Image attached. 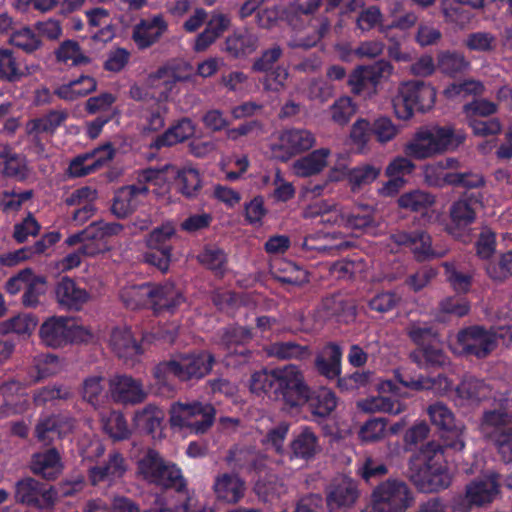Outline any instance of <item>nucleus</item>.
<instances>
[{
	"label": "nucleus",
	"mask_w": 512,
	"mask_h": 512,
	"mask_svg": "<svg viewBox=\"0 0 512 512\" xmlns=\"http://www.w3.org/2000/svg\"><path fill=\"white\" fill-rule=\"evenodd\" d=\"M38 324V319L30 313H20L5 321L0 322V335L15 333L18 335H30Z\"/></svg>",
	"instance_id": "obj_51"
},
{
	"label": "nucleus",
	"mask_w": 512,
	"mask_h": 512,
	"mask_svg": "<svg viewBox=\"0 0 512 512\" xmlns=\"http://www.w3.org/2000/svg\"><path fill=\"white\" fill-rule=\"evenodd\" d=\"M270 274L282 286L300 287L309 282V274L302 266L285 259L275 260Z\"/></svg>",
	"instance_id": "obj_28"
},
{
	"label": "nucleus",
	"mask_w": 512,
	"mask_h": 512,
	"mask_svg": "<svg viewBox=\"0 0 512 512\" xmlns=\"http://www.w3.org/2000/svg\"><path fill=\"white\" fill-rule=\"evenodd\" d=\"M483 208V194L481 192H464L449 207V222L446 231L460 237L476 221L477 213Z\"/></svg>",
	"instance_id": "obj_7"
},
{
	"label": "nucleus",
	"mask_w": 512,
	"mask_h": 512,
	"mask_svg": "<svg viewBox=\"0 0 512 512\" xmlns=\"http://www.w3.org/2000/svg\"><path fill=\"white\" fill-rule=\"evenodd\" d=\"M176 237V229L170 222L154 228L146 238L147 248L162 249L172 252V239Z\"/></svg>",
	"instance_id": "obj_55"
},
{
	"label": "nucleus",
	"mask_w": 512,
	"mask_h": 512,
	"mask_svg": "<svg viewBox=\"0 0 512 512\" xmlns=\"http://www.w3.org/2000/svg\"><path fill=\"white\" fill-rule=\"evenodd\" d=\"M249 389L258 397L280 402L288 411L307 406L314 421L327 419L337 407L333 391L311 389L300 368L292 364L254 372L249 380Z\"/></svg>",
	"instance_id": "obj_1"
},
{
	"label": "nucleus",
	"mask_w": 512,
	"mask_h": 512,
	"mask_svg": "<svg viewBox=\"0 0 512 512\" xmlns=\"http://www.w3.org/2000/svg\"><path fill=\"white\" fill-rule=\"evenodd\" d=\"M470 67V62L457 51H441L437 55V68L450 77H457L465 73Z\"/></svg>",
	"instance_id": "obj_47"
},
{
	"label": "nucleus",
	"mask_w": 512,
	"mask_h": 512,
	"mask_svg": "<svg viewBox=\"0 0 512 512\" xmlns=\"http://www.w3.org/2000/svg\"><path fill=\"white\" fill-rule=\"evenodd\" d=\"M161 454L155 449H148L137 461V474L147 483L159 480L161 471L168 472L167 463ZM172 476L174 471L169 470Z\"/></svg>",
	"instance_id": "obj_34"
},
{
	"label": "nucleus",
	"mask_w": 512,
	"mask_h": 512,
	"mask_svg": "<svg viewBox=\"0 0 512 512\" xmlns=\"http://www.w3.org/2000/svg\"><path fill=\"white\" fill-rule=\"evenodd\" d=\"M467 497L475 505H483L494 500L499 493V484L494 477L472 481L466 486Z\"/></svg>",
	"instance_id": "obj_42"
},
{
	"label": "nucleus",
	"mask_w": 512,
	"mask_h": 512,
	"mask_svg": "<svg viewBox=\"0 0 512 512\" xmlns=\"http://www.w3.org/2000/svg\"><path fill=\"white\" fill-rule=\"evenodd\" d=\"M268 354L278 359H305L309 356L308 346H302L293 341L275 342L269 346Z\"/></svg>",
	"instance_id": "obj_59"
},
{
	"label": "nucleus",
	"mask_w": 512,
	"mask_h": 512,
	"mask_svg": "<svg viewBox=\"0 0 512 512\" xmlns=\"http://www.w3.org/2000/svg\"><path fill=\"white\" fill-rule=\"evenodd\" d=\"M54 293L59 307L70 311H79L89 299L86 289L67 276L56 283Z\"/></svg>",
	"instance_id": "obj_25"
},
{
	"label": "nucleus",
	"mask_w": 512,
	"mask_h": 512,
	"mask_svg": "<svg viewBox=\"0 0 512 512\" xmlns=\"http://www.w3.org/2000/svg\"><path fill=\"white\" fill-rule=\"evenodd\" d=\"M195 126L191 119L182 118L169 127L164 133L158 135L151 144V148L161 149L181 143L192 137Z\"/></svg>",
	"instance_id": "obj_33"
},
{
	"label": "nucleus",
	"mask_w": 512,
	"mask_h": 512,
	"mask_svg": "<svg viewBox=\"0 0 512 512\" xmlns=\"http://www.w3.org/2000/svg\"><path fill=\"white\" fill-rule=\"evenodd\" d=\"M69 117L67 110H50L41 117L34 118L27 123V133L35 135L46 133L54 135L59 127H61Z\"/></svg>",
	"instance_id": "obj_39"
},
{
	"label": "nucleus",
	"mask_w": 512,
	"mask_h": 512,
	"mask_svg": "<svg viewBox=\"0 0 512 512\" xmlns=\"http://www.w3.org/2000/svg\"><path fill=\"white\" fill-rule=\"evenodd\" d=\"M110 347L118 358L124 360H132L143 353L141 343L129 328H114L110 335Z\"/></svg>",
	"instance_id": "obj_31"
},
{
	"label": "nucleus",
	"mask_w": 512,
	"mask_h": 512,
	"mask_svg": "<svg viewBox=\"0 0 512 512\" xmlns=\"http://www.w3.org/2000/svg\"><path fill=\"white\" fill-rule=\"evenodd\" d=\"M283 56V49L280 45L274 44L264 49L252 63L253 72L265 73L263 85L265 90L278 92L284 88L288 78V71L283 66L277 65Z\"/></svg>",
	"instance_id": "obj_9"
},
{
	"label": "nucleus",
	"mask_w": 512,
	"mask_h": 512,
	"mask_svg": "<svg viewBox=\"0 0 512 512\" xmlns=\"http://www.w3.org/2000/svg\"><path fill=\"white\" fill-rule=\"evenodd\" d=\"M358 408L366 413L384 412L392 415H398L402 413L406 405L393 397L385 396H371L363 400L358 401Z\"/></svg>",
	"instance_id": "obj_44"
},
{
	"label": "nucleus",
	"mask_w": 512,
	"mask_h": 512,
	"mask_svg": "<svg viewBox=\"0 0 512 512\" xmlns=\"http://www.w3.org/2000/svg\"><path fill=\"white\" fill-rule=\"evenodd\" d=\"M318 449V438L309 427L303 428L294 435L290 443L291 457L309 460L313 458Z\"/></svg>",
	"instance_id": "obj_43"
},
{
	"label": "nucleus",
	"mask_w": 512,
	"mask_h": 512,
	"mask_svg": "<svg viewBox=\"0 0 512 512\" xmlns=\"http://www.w3.org/2000/svg\"><path fill=\"white\" fill-rule=\"evenodd\" d=\"M96 88L97 82L93 77L81 75L80 77L57 87L54 90V94L65 101H74L94 92Z\"/></svg>",
	"instance_id": "obj_40"
},
{
	"label": "nucleus",
	"mask_w": 512,
	"mask_h": 512,
	"mask_svg": "<svg viewBox=\"0 0 512 512\" xmlns=\"http://www.w3.org/2000/svg\"><path fill=\"white\" fill-rule=\"evenodd\" d=\"M428 415L432 424L442 431L441 442H427L409 464L410 480L425 493L446 489L451 484L445 453L448 450L462 451L465 447L461 428L445 404L436 402L430 405Z\"/></svg>",
	"instance_id": "obj_2"
},
{
	"label": "nucleus",
	"mask_w": 512,
	"mask_h": 512,
	"mask_svg": "<svg viewBox=\"0 0 512 512\" xmlns=\"http://www.w3.org/2000/svg\"><path fill=\"white\" fill-rule=\"evenodd\" d=\"M110 398L117 404H139L146 398L141 381L132 376L117 374L109 380Z\"/></svg>",
	"instance_id": "obj_18"
},
{
	"label": "nucleus",
	"mask_w": 512,
	"mask_h": 512,
	"mask_svg": "<svg viewBox=\"0 0 512 512\" xmlns=\"http://www.w3.org/2000/svg\"><path fill=\"white\" fill-rule=\"evenodd\" d=\"M33 474L51 481L62 472L61 456L56 448H49L43 452L33 454L30 464Z\"/></svg>",
	"instance_id": "obj_30"
},
{
	"label": "nucleus",
	"mask_w": 512,
	"mask_h": 512,
	"mask_svg": "<svg viewBox=\"0 0 512 512\" xmlns=\"http://www.w3.org/2000/svg\"><path fill=\"white\" fill-rule=\"evenodd\" d=\"M259 46V37L248 29H238L224 43V51L232 58L243 59L254 53Z\"/></svg>",
	"instance_id": "obj_29"
},
{
	"label": "nucleus",
	"mask_w": 512,
	"mask_h": 512,
	"mask_svg": "<svg viewBox=\"0 0 512 512\" xmlns=\"http://www.w3.org/2000/svg\"><path fill=\"white\" fill-rule=\"evenodd\" d=\"M395 377L397 381L404 387L414 391L433 390L435 389L436 385H438L439 388L447 389L450 385L448 377L444 374H438L437 377L431 378L424 377L422 375L413 377L410 375L397 373Z\"/></svg>",
	"instance_id": "obj_50"
},
{
	"label": "nucleus",
	"mask_w": 512,
	"mask_h": 512,
	"mask_svg": "<svg viewBox=\"0 0 512 512\" xmlns=\"http://www.w3.org/2000/svg\"><path fill=\"white\" fill-rule=\"evenodd\" d=\"M168 471L170 470L173 475L170 476V472L161 471L159 480L151 481L149 484L155 485L163 490L172 489L178 493L184 492L187 488V482L182 474L181 468L172 462L167 463Z\"/></svg>",
	"instance_id": "obj_60"
},
{
	"label": "nucleus",
	"mask_w": 512,
	"mask_h": 512,
	"mask_svg": "<svg viewBox=\"0 0 512 512\" xmlns=\"http://www.w3.org/2000/svg\"><path fill=\"white\" fill-rule=\"evenodd\" d=\"M391 240L399 246L409 247L419 262L445 255L444 252H437L432 248L431 236L424 230L400 231L392 234Z\"/></svg>",
	"instance_id": "obj_16"
},
{
	"label": "nucleus",
	"mask_w": 512,
	"mask_h": 512,
	"mask_svg": "<svg viewBox=\"0 0 512 512\" xmlns=\"http://www.w3.org/2000/svg\"><path fill=\"white\" fill-rule=\"evenodd\" d=\"M215 408L211 404L194 402L175 403L171 408L170 424L173 427H189L196 434L206 432L214 423Z\"/></svg>",
	"instance_id": "obj_8"
},
{
	"label": "nucleus",
	"mask_w": 512,
	"mask_h": 512,
	"mask_svg": "<svg viewBox=\"0 0 512 512\" xmlns=\"http://www.w3.org/2000/svg\"><path fill=\"white\" fill-rule=\"evenodd\" d=\"M127 470L128 463L123 454L113 450L106 460L89 468L88 478L94 486L100 483L111 485L123 479Z\"/></svg>",
	"instance_id": "obj_15"
},
{
	"label": "nucleus",
	"mask_w": 512,
	"mask_h": 512,
	"mask_svg": "<svg viewBox=\"0 0 512 512\" xmlns=\"http://www.w3.org/2000/svg\"><path fill=\"white\" fill-rule=\"evenodd\" d=\"M8 42L27 54L34 53L42 46V40L39 35L28 26L12 31Z\"/></svg>",
	"instance_id": "obj_54"
},
{
	"label": "nucleus",
	"mask_w": 512,
	"mask_h": 512,
	"mask_svg": "<svg viewBox=\"0 0 512 512\" xmlns=\"http://www.w3.org/2000/svg\"><path fill=\"white\" fill-rule=\"evenodd\" d=\"M316 143L314 134L307 129L284 130L277 141L271 144L272 157L287 162L296 155L310 150Z\"/></svg>",
	"instance_id": "obj_11"
},
{
	"label": "nucleus",
	"mask_w": 512,
	"mask_h": 512,
	"mask_svg": "<svg viewBox=\"0 0 512 512\" xmlns=\"http://www.w3.org/2000/svg\"><path fill=\"white\" fill-rule=\"evenodd\" d=\"M393 66L387 60H378L371 65L357 67L348 78V84L354 94L365 89L374 90L383 78L391 75Z\"/></svg>",
	"instance_id": "obj_13"
},
{
	"label": "nucleus",
	"mask_w": 512,
	"mask_h": 512,
	"mask_svg": "<svg viewBox=\"0 0 512 512\" xmlns=\"http://www.w3.org/2000/svg\"><path fill=\"white\" fill-rule=\"evenodd\" d=\"M46 279L43 276L35 275L29 278L24 293L21 297L22 305L26 308H36L40 304V297L45 294Z\"/></svg>",
	"instance_id": "obj_63"
},
{
	"label": "nucleus",
	"mask_w": 512,
	"mask_h": 512,
	"mask_svg": "<svg viewBox=\"0 0 512 512\" xmlns=\"http://www.w3.org/2000/svg\"><path fill=\"white\" fill-rule=\"evenodd\" d=\"M175 361L180 367V381H189L206 376L211 371L215 358L208 351H199L179 354Z\"/></svg>",
	"instance_id": "obj_21"
},
{
	"label": "nucleus",
	"mask_w": 512,
	"mask_h": 512,
	"mask_svg": "<svg viewBox=\"0 0 512 512\" xmlns=\"http://www.w3.org/2000/svg\"><path fill=\"white\" fill-rule=\"evenodd\" d=\"M359 497L357 482L349 477L335 479L327 494L329 512L351 508Z\"/></svg>",
	"instance_id": "obj_19"
},
{
	"label": "nucleus",
	"mask_w": 512,
	"mask_h": 512,
	"mask_svg": "<svg viewBox=\"0 0 512 512\" xmlns=\"http://www.w3.org/2000/svg\"><path fill=\"white\" fill-rule=\"evenodd\" d=\"M342 356V347L336 342H328L316 354L314 368L320 376L335 380L341 375Z\"/></svg>",
	"instance_id": "obj_24"
},
{
	"label": "nucleus",
	"mask_w": 512,
	"mask_h": 512,
	"mask_svg": "<svg viewBox=\"0 0 512 512\" xmlns=\"http://www.w3.org/2000/svg\"><path fill=\"white\" fill-rule=\"evenodd\" d=\"M254 490L263 501L271 503L286 493L284 483L274 474L259 478L255 483Z\"/></svg>",
	"instance_id": "obj_53"
},
{
	"label": "nucleus",
	"mask_w": 512,
	"mask_h": 512,
	"mask_svg": "<svg viewBox=\"0 0 512 512\" xmlns=\"http://www.w3.org/2000/svg\"><path fill=\"white\" fill-rule=\"evenodd\" d=\"M167 29L168 24L162 14L142 18L133 27L132 40L139 49H147L158 42Z\"/></svg>",
	"instance_id": "obj_22"
},
{
	"label": "nucleus",
	"mask_w": 512,
	"mask_h": 512,
	"mask_svg": "<svg viewBox=\"0 0 512 512\" xmlns=\"http://www.w3.org/2000/svg\"><path fill=\"white\" fill-rule=\"evenodd\" d=\"M329 153L328 149L320 148L298 159L294 164L295 173L301 177H308L321 172L327 164Z\"/></svg>",
	"instance_id": "obj_48"
},
{
	"label": "nucleus",
	"mask_w": 512,
	"mask_h": 512,
	"mask_svg": "<svg viewBox=\"0 0 512 512\" xmlns=\"http://www.w3.org/2000/svg\"><path fill=\"white\" fill-rule=\"evenodd\" d=\"M164 411L155 405L149 404L137 411L134 416V423L138 430L151 436L153 439H160L163 436Z\"/></svg>",
	"instance_id": "obj_32"
},
{
	"label": "nucleus",
	"mask_w": 512,
	"mask_h": 512,
	"mask_svg": "<svg viewBox=\"0 0 512 512\" xmlns=\"http://www.w3.org/2000/svg\"><path fill=\"white\" fill-rule=\"evenodd\" d=\"M150 290H153L150 297V309L155 314L162 312L174 313L185 301L183 293L170 282H151Z\"/></svg>",
	"instance_id": "obj_20"
},
{
	"label": "nucleus",
	"mask_w": 512,
	"mask_h": 512,
	"mask_svg": "<svg viewBox=\"0 0 512 512\" xmlns=\"http://www.w3.org/2000/svg\"><path fill=\"white\" fill-rule=\"evenodd\" d=\"M435 203V198L430 193L414 190L402 194L398 199V205L412 212L424 213Z\"/></svg>",
	"instance_id": "obj_56"
},
{
	"label": "nucleus",
	"mask_w": 512,
	"mask_h": 512,
	"mask_svg": "<svg viewBox=\"0 0 512 512\" xmlns=\"http://www.w3.org/2000/svg\"><path fill=\"white\" fill-rule=\"evenodd\" d=\"M457 342L463 355L483 359L497 347L498 336L492 329L473 325L459 331Z\"/></svg>",
	"instance_id": "obj_10"
},
{
	"label": "nucleus",
	"mask_w": 512,
	"mask_h": 512,
	"mask_svg": "<svg viewBox=\"0 0 512 512\" xmlns=\"http://www.w3.org/2000/svg\"><path fill=\"white\" fill-rule=\"evenodd\" d=\"M69 318L52 316L45 320L39 329V336L44 345L60 348L69 344Z\"/></svg>",
	"instance_id": "obj_27"
},
{
	"label": "nucleus",
	"mask_w": 512,
	"mask_h": 512,
	"mask_svg": "<svg viewBox=\"0 0 512 512\" xmlns=\"http://www.w3.org/2000/svg\"><path fill=\"white\" fill-rule=\"evenodd\" d=\"M148 194L149 188L143 184L121 186L114 192L110 211L116 218L125 219L137 210Z\"/></svg>",
	"instance_id": "obj_14"
},
{
	"label": "nucleus",
	"mask_w": 512,
	"mask_h": 512,
	"mask_svg": "<svg viewBox=\"0 0 512 512\" xmlns=\"http://www.w3.org/2000/svg\"><path fill=\"white\" fill-rule=\"evenodd\" d=\"M70 397L71 392L68 387L54 384L36 389L33 393V402L36 406H44L56 400H67Z\"/></svg>",
	"instance_id": "obj_62"
},
{
	"label": "nucleus",
	"mask_w": 512,
	"mask_h": 512,
	"mask_svg": "<svg viewBox=\"0 0 512 512\" xmlns=\"http://www.w3.org/2000/svg\"><path fill=\"white\" fill-rule=\"evenodd\" d=\"M213 489L219 500L237 503L244 496L245 483L235 474L223 473L216 477Z\"/></svg>",
	"instance_id": "obj_35"
},
{
	"label": "nucleus",
	"mask_w": 512,
	"mask_h": 512,
	"mask_svg": "<svg viewBox=\"0 0 512 512\" xmlns=\"http://www.w3.org/2000/svg\"><path fill=\"white\" fill-rule=\"evenodd\" d=\"M68 429L69 426L60 415H51L39 420L35 427V436L47 444L55 438H61Z\"/></svg>",
	"instance_id": "obj_46"
},
{
	"label": "nucleus",
	"mask_w": 512,
	"mask_h": 512,
	"mask_svg": "<svg viewBox=\"0 0 512 512\" xmlns=\"http://www.w3.org/2000/svg\"><path fill=\"white\" fill-rule=\"evenodd\" d=\"M481 430L505 463H512V415L501 409L483 413Z\"/></svg>",
	"instance_id": "obj_5"
},
{
	"label": "nucleus",
	"mask_w": 512,
	"mask_h": 512,
	"mask_svg": "<svg viewBox=\"0 0 512 512\" xmlns=\"http://www.w3.org/2000/svg\"><path fill=\"white\" fill-rule=\"evenodd\" d=\"M29 74L27 65L12 49L0 48V80L15 83Z\"/></svg>",
	"instance_id": "obj_37"
},
{
	"label": "nucleus",
	"mask_w": 512,
	"mask_h": 512,
	"mask_svg": "<svg viewBox=\"0 0 512 512\" xmlns=\"http://www.w3.org/2000/svg\"><path fill=\"white\" fill-rule=\"evenodd\" d=\"M435 88L423 80H410L401 85L393 99V109L397 118L410 119L415 111L426 112L435 103Z\"/></svg>",
	"instance_id": "obj_4"
},
{
	"label": "nucleus",
	"mask_w": 512,
	"mask_h": 512,
	"mask_svg": "<svg viewBox=\"0 0 512 512\" xmlns=\"http://www.w3.org/2000/svg\"><path fill=\"white\" fill-rule=\"evenodd\" d=\"M198 262L216 276H224L228 257L225 251L214 245H206L197 256Z\"/></svg>",
	"instance_id": "obj_49"
},
{
	"label": "nucleus",
	"mask_w": 512,
	"mask_h": 512,
	"mask_svg": "<svg viewBox=\"0 0 512 512\" xmlns=\"http://www.w3.org/2000/svg\"><path fill=\"white\" fill-rule=\"evenodd\" d=\"M405 331L409 339L417 347H425L428 344H432L438 337V333L433 325L427 322H410L406 326Z\"/></svg>",
	"instance_id": "obj_58"
},
{
	"label": "nucleus",
	"mask_w": 512,
	"mask_h": 512,
	"mask_svg": "<svg viewBox=\"0 0 512 512\" xmlns=\"http://www.w3.org/2000/svg\"><path fill=\"white\" fill-rule=\"evenodd\" d=\"M55 57L58 62L67 63L72 61V66L87 65L91 62L90 57L82 53L81 47L77 41L65 40L55 50Z\"/></svg>",
	"instance_id": "obj_57"
},
{
	"label": "nucleus",
	"mask_w": 512,
	"mask_h": 512,
	"mask_svg": "<svg viewBox=\"0 0 512 512\" xmlns=\"http://www.w3.org/2000/svg\"><path fill=\"white\" fill-rule=\"evenodd\" d=\"M252 338L251 328L233 325L224 329L221 343L229 356H237L239 357L238 363H245L252 356V351L246 346Z\"/></svg>",
	"instance_id": "obj_23"
},
{
	"label": "nucleus",
	"mask_w": 512,
	"mask_h": 512,
	"mask_svg": "<svg viewBox=\"0 0 512 512\" xmlns=\"http://www.w3.org/2000/svg\"><path fill=\"white\" fill-rule=\"evenodd\" d=\"M457 160L454 158H447L445 161H440L437 164H427L424 166L423 173L425 181L428 185L434 187H444L447 184V173L444 170L451 168Z\"/></svg>",
	"instance_id": "obj_64"
},
{
	"label": "nucleus",
	"mask_w": 512,
	"mask_h": 512,
	"mask_svg": "<svg viewBox=\"0 0 512 512\" xmlns=\"http://www.w3.org/2000/svg\"><path fill=\"white\" fill-rule=\"evenodd\" d=\"M81 396L95 409L103 407L110 398L109 389H106V379L101 375L86 377L82 383Z\"/></svg>",
	"instance_id": "obj_38"
},
{
	"label": "nucleus",
	"mask_w": 512,
	"mask_h": 512,
	"mask_svg": "<svg viewBox=\"0 0 512 512\" xmlns=\"http://www.w3.org/2000/svg\"><path fill=\"white\" fill-rule=\"evenodd\" d=\"M457 395L472 402H479L487 397V387L483 380L466 376L456 388Z\"/></svg>",
	"instance_id": "obj_61"
},
{
	"label": "nucleus",
	"mask_w": 512,
	"mask_h": 512,
	"mask_svg": "<svg viewBox=\"0 0 512 512\" xmlns=\"http://www.w3.org/2000/svg\"><path fill=\"white\" fill-rule=\"evenodd\" d=\"M176 190L188 199L196 198L202 189V179L198 169L185 165L177 170Z\"/></svg>",
	"instance_id": "obj_41"
},
{
	"label": "nucleus",
	"mask_w": 512,
	"mask_h": 512,
	"mask_svg": "<svg viewBox=\"0 0 512 512\" xmlns=\"http://www.w3.org/2000/svg\"><path fill=\"white\" fill-rule=\"evenodd\" d=\"M410 359L420 368L425 369L444 368L450 364L447 354L435 342L425 347H416L410 353Z\"/></svg>",
	"instance_id": "obj_36"
},
{
	"label": "nucleus",
	"mask_w": 512,
	"mask_h": 512,
	"mask_svg": "<svg viewBox=\"0 0 512 512\" xmlns=\"http://www.w3.org/2000/svg\"><path fill=\"white\" fill-rule=\"evenodd\" d=\"M0 173L19 182L29 176L26 156L13 151L7 143H0Z\"/></svg>",
	"instance_id": "obj_26"
},
{
	"label": "nucleus",
	"mask_w": 512,
	"mask_h": 512,
	"mask_svg": "<svg viewBox=\"0 0 512 512\" xmlns=\"http://www.w3.org/2000/svg\"><path fill=\"white\" fill-rule=\"evenodd\" d=\"M150 283L145 282L139 285H130L121 289L120 299L123 304L131 309H150V297L153 290H150Z\"/></svg>",
	"instance_id": "obj_45"
},
{
	"label": "nucleus",
	"mask_w": 512,
	"mask_h": 512,
	"mask_svg": "<svg viewBox=\"0 0 512 512\" xmlns=\"http://www.w3.org/2000/svg\"><path fill=\"white\" fill-rule=\"evenodd\" d=\"M465 139L463 131L455 130L451 126L420 127L411 141L405 145V153L411 158L423 160L456 150Z\"/></svg>",
	"instance_id": "obj_3"
},
{
	"label": "nucleus",
	"mask_w": 512,
	"mask_h": 512,
	"mask_svg": "<svg viewBox=\"0 0 512 512\" xmlns=\"http://www.w3.org/2000/svg\"><path fill=\"white\" fill-rule=\"evenodd\" d=\"M413 501V493L408 485L397 479L381 482L372 493L375 512H406Z\"/></svg>",
	"instance_id": "obj_6"
},
{
	"label": "nucleus",
	"mask_w": 512,
	"mask_h": 512,
	"mask_svg": "<svg viewBox=\"0 0 512 512\" xmlns=\"http://www.w3.org/2000/svg\"><path fill=\"white\" fill-rule=\"evenodd\" d=\"M316 313L321 321L334 320L337 323L348 324L356 318V306L344 295L332 294L322 299Z\"/></svg>",
	"instance_id": "obj_17"
},
{
	"label": "nucleus",
	"mask_w": 512,
	"mask_h": 512,
	"mask_svg": "<svg viewBox=\"0 0 512 512\" xmlns=\"http://www.w3.org/2000/svg\"><path fill=\"white\" fill-rule=\"evenodd\" d=\"M56 492L48 484L32 477H24L15 483V502L29 508L44 510L54 505Z\"/></svg>",
	"instance_id": "obj_12"
},
{
	"label": "nucleus",
	"mask_w": 512,
	"mask_h": 512,
	"mask_svg": "<svg viewBox=\"0 0 512 512\" xmlns=\"http://www.w3.org/2000/svg\"><path fill=\"white\" fill-rule=\"evenodd\" d=\"M153 377L160 389L172 392L175 388L174 379L180 380V367L175 359L162 361L153 368Z\"/></svg>",
	"instance_id": "obj_52"
}]
</instances>
